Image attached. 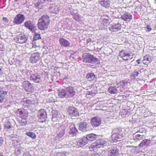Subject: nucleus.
Segmentation results:
<instances>
[{
  "label": "nucleus",
  "instance_id": "nucleus-1",
  "mask_svg": "<svg viewBox=\"0 0 156 156\" xmlns=\"http://www.w3.org/2000/svg\"><path fill=\"white\" fill-rule=\"evenodd\" d=\"M50 22V18L48 15H44L40 18L37 23V27L41 30H44L48 28Z\"/></svg>",
  "mask_w": 156,
  "mask_h": 156
},
{
  "label": "nucleus",
  "instance_id": "nucleus-2",
  "mask_svg": "<svg viewBox=\"0 0 156 156\" xmlns=\"http://www.w3.org/2000/svg\"><path fill=\"white\" fill-rule=\"evenodd\" d=\"M23 105L24 107H27L32 110L35 108L38 105V102L34 99L25 98L23 99L22 101Z\"/></svg>",
  "mask_w": 156,
  "mask_h": 156
},
{
  "label": "nucleus",
  "instance_id": "nucleus-3",
  "mask_svg": "<svg viewBox=\"0 0 156 156\" xmlns=\"http://www.w3.org/2000/svg\"><path fill=\"white\" fill-rule=\"evenodd\" d=\"M83 62L86 63L94 64L97 63L98 59L89 53H85L82 55Z\"/></svg>",
  "mask_w": 156,
  "mask_h": 156
},
{
  "label": "nucleus",
  "instance_id": "nucleus-4",
  "mask_svg": "<svg viewBox=\"0 0 156 156\" xmlns=\"http://www.w3.org/2000/svg\"><path fill=\"white\" fill-rule=\"evenodd\" d=\"M121 131L118 128L115 129L113 131V133L111 136V138L114 142L121 141V136L122 135L121 133Z\"/></svg>",
  "mask_w": 156,
  "mask_h": 156
},
{
  "label": "nucleus",
  "instance_id": "nucleus-5",
  "mask_svg": "<svg viewBox=\"0 0 156 156\" xmlns=\"http://www.w3.org/2000/svg\"><path fill=\"white\" fill-rule=\"evenodd\" d=\"M27 39L28 37L26 35L22 34L16 36L14 38L16 43L22 44L26 43Z\"/></svg>",
  "mask_w": 156,
  "mask_h": 156
},
{
  "label": "nucleus",
  "instance_id": "nucleus-6",
  "mask_svg": "<svg viewBox=\"0 0 156 156\" xmlns=\"http://www.w3.org/2000/svg\"><path fill=\"white\" fill-rule=\"evenodd\" d=\"M37 116L40 122H45L47 116V112L45 110L43 109L39 110L37 113Z\"/></svg>",
  "mask_w": 156,
  "mask_h": 156
},
{
  "label": "nucleus",
  "instance_id": "nucleus-7",
  "mask_svg": "<svg viewBox=\"0 0 156 156\" xmlns=\"http://www.w3.org/2000/svg\"><path fill=\"white\" fill-rule=\"evenodd\" d=\"M119 56L124 60H129L132 59L133 56L126 51L122 50L119 53Z\"/></svg>",
  "mask_w": 156,
  "mask_h": 156
},
{
  "label": "nucleus",
  "instance_id": "nucleus-8",
  "mask_svg": "<svg viewBox=\"0 0 156 156\" xmlns=\"http://www.w3.org/2000/svg\"><path fill=\"white\" fill-rule=\"evenodd\" d=\"M16 115L21 118H27L28 116V112L27 109L19 108L16 111Z\"/></svg>",
  "mask_w": 156,
  "mask_h": 156
},
{
  "label": "nucleus",
  "instance_id": "nucleus-9",
  "mask_svg": "<svg viewBox=\"0 0 156 156\" xmlns=\"http://www.w3.org/2000/svg\"><path fill=\"white\" fill-rule=\"evenodd\" d=\"M40 54L38 52H34L30 55L29 58L30 62L32 63L37 62L40 59Z\"/></svg>",
  "mask_w": 156,
  "mask_h": 156
},
{
  "label": "nucleus",
  "instance_id": "nucleus-10",
  "mask_svg": "<svg viewBox=\"0 0 156 156\" xmlns=\"http://www.w3.org/2000/svg\"><path fill=\"white\" fill-rule=\"evenodd\" d=\"M25 18V16L23 14H18L15 16L13 23L14 24H21L23 22Z\"/></svg>",
  "mask_w": 156,
  "mask_h": 156
},
{
  "label": "nucleus",
  "instance_id": "nucleus-11",
  "mask_svg": "<svg viewBox=\"0 0 156 156\" xmlns=\"http://www.w3.org/2000/svg\"><path fill=\"white\" fill-rule=\"evenodd\" d=\"M119 150L116 146H112L108 149V155L109 156H115L119 154Z\"/></svg>",
  "mask_w": 156,
  "mask_h": 156
},
{
  "label": "nucleus",
  "instance_id": "nucleus-12",
  "mask_svg": "<svg viewBox=\"0 0 156 156\" xmlns=\"http://www.w3.org/2000/svg\"><path fill=\"white\" fill-rule=\"evenodd\" d=\"M69 115L71 117H76L79 115V113L76 108L69 106L67 110Z\"/></svg>",
  "mask_w": 156,
  "mask_h": 156
},
{
  "label": "nucleus",
  "instance_id": "nucleus-13",
  "mask_svg": "<svg viewBox=\"0 0 156 156\" xmlns=\"http://www.w3.org/2000/svg\"><path fill=\"white\" fill-rule=\"evenodd\" d=\"M96 89V87H94V85H90L89 86V88L87 89L88 90L86 95L87 96L90 95L91 96V97L95 95V94L97 93Z\"/></svg>",
  "mask_w": 156,
  "mask_h": 156
},
{
  "label": "nucleus",
  "instance_id": "nucleus-14",
  "mask_svg": "<svg viewBox=\"0 0 156 156\" xmlns=\"http://www.w3.org/2000/svg\"><path fill=\"white\" fill-rule=\"evenodd\" d=\"M67 98H70L74 96L75 91L74 87H69L66 88Z\"/></svg>",
  "mask_w": 156,
  "mask_h": 156
},
{
  "label": "nucleus",
  "instance_id": "nucleus-15",
  "mask_svg": "<svg viewBox=\"0 0 156 156\" xmlns=\"http://www.w3.org/2000/svg\"><path fill=\"white\" fill-rule=\"evenodd\" d=\"M24 26L27 28L29 29L31 31H34L36 28L34 24L30 20L26 21L24 23Z\"/></svg>",
  "mask_w": 156,
  "mask_h": 156
},
{
  "label": "nucleus",
  "instance_id": "nucleus-16",
  "mask_svg": "<svg viewBox=\"0 0 156 156\" xmlns=\"http://www.w3.org/2000/svg\"><path fill=\"white\" fill-rule=\"evenodd\" d=\"M101 123V120L96 116L92 118L91 120V124L93 126L98 127Z\"/></svg>",
  "mask_w": 156,
  "mask_h": 156
},
{
  "label": "nucleus",
  "instance_id": "nucleus-17",
  "mask_svg": "<svg viewBox=\"0 0 156 156\" xmlns=\"http://www.w3.org/2000/svg\"><path fill=\"white\" fill-rule=\"evenodd\" d=\"M23 87L27 91L31 90L32 88V85L28 81H25L22 83Z\"/></svg>",
  "mask_w": 156,
  "mask_h": 156
},
{
  "label": "nucleus",
  "instance_id": "nucleus-18",
  "mask_svg": "<svg viewBox=\"0 0 156 156\" xmlns=\"http://www.w3.org/2000/svg\"><path fill=\"white\" fill-rule=\"evenodd\" d=\"M121 28V25L119 23L114 24L109 28V30L112 32H116L120 30Z\"/></svg>",
  "mask_w": 156,
  "mask_h": 156
},
{
  "label": "nucleus",
  "instance_id": "nucleus-19",
  "mask_svg": "<svg viewBox=\"0 0 156 156\" xmlns=\"http://www.w3.org/2000/svg\"><path fill=\"white\" fill-rule=\"evenodd\" d=\"M30 80L35 83H39L41 81L40 76L37 73L32 74L30 77Z\"/></svg>",
  "mask_w": 156,
  "mask_h": 156
},
{
  "label": "nucleus",
  "instance_id": "nucleus-20",
  "mask_svg": "<svg viewBox=\"0 0 156 156\" xmlns=\"http://www.w3.org/2000/svg\"><path fill=\"white\" fill-rule=\"evenodd\" d=\"M89 126L88 123L85 122H81L79 126V129L83 132L88 131Z\"/></svg>",
  "mask_w": 156,
  "mask_h": 156
},
{
  "label": "nucleus",
  "instance_id": "nucleus-21",
  "mask_svg": "<svg viewBox=\"0 0 156 156\" xmlns=\"http://www.w3.org/2000/svg\"><path fill=\"white\" fill-rule=\"evenodd\" d=\"M153 57L152 56L149 55H146L144 57L143 63L147 65L150 63L153 60Z\"/></svg>",
  "mask_w": 156,
  "mask_h": 156
},
{
  "label": "nucleus",
  "instance_id": "nucleus-22",
  "mask_svg": "<svg viewBox=\"0 0 156 156\" xmlns=\"http://www.w3.org/2000/svg\"><path fill=\"white\" fill-rule=\"evenodd\" d=\"M99 4L106 8H109L110 6V0H98Z\"/></svg>",
  "mask_w": 156,
  "mask_h": 156
},
{
  "label": "nucleus",
  "instance_id": "nucleus-23",
  "mask_svg": "<svg viewBox=\"0 0 156 156\" xmlns=\"http://www.w3.org/2000/svg\"><path fill=\"white\" fill-rule=\"evenodd\" d=\"M59 42L62 46L68 47L70 46V43L69 41L63 38H61L59 39Z\"/></svg>",
  "mask_w": 156,
  "mask_h": 156
},
{
  "label": "nucleus",
  "instance_id": "nucleus-24",
  "mask_svg": "<svg viewBox=\"0 0 156 156\" xmlns=\"http://www.w3.org/2000/svg\"><path fill=\"white\" fill-rule=\"evenodd\" d=\"M88 142L87 137L84 136L80 138L77 142V144L80 147H83L87 144Z\"/></svg>",
  "mask_w": 156,
  "mask_h": 156
},
{
  "label": "nucleus",
  "instance_id": "nucleus-25",
  "mask_svg": "<svg viewBox=\"0 0 156 156\" xmlns=\"http://www.w3.org/2000/svg\"><path fill=\"white\" fill-rule=\"evenodd\" d=\"M95 145L99 147H104L106 146L107 144V142L103 139H100L97 140L95 142Z\"/></svg>",
  "mask_w": 156,
  "mask_h": 156
},
{
  "label": "nucleus",
  "instance_id": "nucleus-26",
  "mask_svg": "<svg viewBox=\"0 0 156 156\" xmlns=\"http://www.w3.org/2000/svg\"><path fill=\"white\" fill-rule=\"evenodd\" d=\"M78 132V130L76 128L74 124H71L69 126V133L70 134L74 136H76Z\"/></svg>",
  "mask_w": 156,
  "mask_h": 156
},
{
  "label": "nucleus",
  "instance_id": "nucleus-27",
  "mask_svg": "<svg viewBox=\"0 0 156 156\" xmlns=\"http://www.w3.org/2000/svg\"><path fill=\"white\" fill-rule=\"evenodd\" d=\"M57 94L58 97L61 98H67L66 91V90L64 89L58 90Z\"/></svg>",
  "mask_w": 156,
  "mask_h": 156
},
{
  "label": "nucleus",
  "instance_id": "nucleus-28",
  "mask_svg": "<svg viewBox=\"0 0 156 156\" xmlns=\"http://www.w3.org/2000/svg\"><path fill=\"white\" fill-rule=\"evenodd\" d=\"M121 18L124 21H128L132 19V16L129 13L125 12L121 16Z\"/></svg>",
  "mask_w": 156,
  "mask_h": 156
},
{
  "label": "nucleus",
  "instance_id": "nucleus-29",
  "mask_svg": "<svg viewBox=\"0 0 156 156\" xmlns=\"http://www.w3.org/2000/svg\"><path fill=\"white\" fill-rule=\"evenodd\" d=\"M7 94L6 91L3 90L0 91V103L3 102L6 99Z\"/></svg>",
  "mask_w": 156,
  "mask_h": 156
},
{
  "label": "nucleus",
  "instance_id": "nucleus-30",
  "mask_svg": "<svg viewBox=\"0 0 156 156\" xmlns=\"http://www.w3.org/2000/svg\"><path fill=\"white\" fill-rule=\"evenodd\" d=\"M150 144V140L145 139L143 140L139 144V146L143 147L149 146Z\"/></svg>",
  "mask_w": 156,
  "mask_h": 156
},
{
  "label": "nucleus",
  "instance_id": "nucleus-31",
  "mask_svg": "<svg viewBox=\"0 0 156 156\" xmlns=\"http://www.w3.org/2000/svg\"><path fill=\"white\" fill-rule=\"evenodd\" d=\"M86 78L89 81H92L95 78V76L92 73H88L86 75Z\"/></svg>",
  "mask_w": 156,
  "mask_h": 156
},
{
  "label": "nucleus",
  "instance_id": "nucleus-32",
  "mask_svg": "<svg viewBox=\"0 0 156 156\" xmlns=\"http://www.w3.org/2000/svg\"><path fill=\"white\" fill-rule=\"evenodd\" d=\"M141 135L138 134V132H136L133 134V137L134 138V140H139L143 139L142 138V136Z\"/></svg>",
  "mask_w": 156,
  "mask_h": 156
},
{
  "label": "nucleus",
  "instance_id": "nucleus-33",
  "mask_svg": "<svg viewBox=\"0 0 156 156\" xmlns=\"http://www.w3.org/2000/svg\"><path fill=\"white\" fill-rule=\"evenodd\" d=\"M12 127V125L11 123L9 121H7L5 122L4 124V129H6L7 131H8Z\"/></svg>",
  "mask_w": 156,
  "mask_h": 156
},
{
  "label": "nucleus",
  "instance_id": "nucleus-34",
  "mask_svg": "<svg viewBox=\"0 0 156 156\" xmlns=\"http://www.w3.org/2000/svg\"><path fill=\"white\" fill-rule=\"evenodd\" d=\"M96 135L94 134H90L87 135V138L88 141H93L95 140L96 138Z\"/></svg>",
  "mask_w": 156,
  "mask_h": 156
},
{
  "label": "nucleus",
  "instance_id": "nucleus-35",
  "mask_svg": "<svg viewBox=\"0 0 156 156\" xmlns=\"http://www.w3.org/2000/svg\"><path fill=\"white\" fill-rule=\"evenodd\" d=\"M108 91L111 94H115L117 93V89L115 87L111 86L108 88Z\"/></svg>",
  "mask_w": 156,
  "mask_h": 156
},
{
  "label": "nucleus",
  "instance_id": "nucleus-36",
  "mask_svg": "<svg viewBox=\"0 0 156 156\" xmlns=\"http://www.w3.org/2000/svg\"><path fill=\"white\" fill-rule=\"evenodd\" d=\"M21 119L19 121L20 125L21 126H25L27 123V118H21Z\"/></svg>",
  "mask_w": 156,
  "mask_h": 156
},
{
  "label": "nucleus",
  "instance_id": "nucleus-37",
  "mask_svg": "<svg viewBox=\"0 0 156 156\" xmlns=\"http://www.w3.org/2000/svg\"><path fill=\"white\" fill-rule=\"evenodd\" d=\"M120 83L121 84V86H122V87H126L129 84H130L129 80H123L120 81Z\"/></svg>",
  "mask_w": 156,
  "mask_h": 156
},
{
  "label": "nucleus",
  "instance_id": "nucleus-38",
  "mask_svg": "<svg viewBox=\"0 0 156 156\" xmlns=\"http://www.w3.org/2000/svg\"><path fill=\"white\" fill-rule=\"evenodd\" d=\"M26 135L34 139H35L36 137L35 134L33 132H27Z\"/></svg>",
  "mask_w": 156,
  "mask_h": 156
},
{
  "label": "nucleus",
  "instance_id": "nucleus-39",
  "mask_svg": "<svg viewBox=\"0 0 156 156\" xmlns=\"http://www.w3.org/2000/svg\"><path fill=\"white\" fill-rule=\"evenodd\" d=\"M41 37L40 35L39 34L35 33L34 34V37H33V40L34 41H36L39 39H41Z\"/></svg>",
  "mask_w": 156,
  "mask_h": 156
},
{
  "label": "nucleus",
  "instance_id": "nucleus-40",
  "mask_svg": "<svg viewBox=\"0 0 156 156\" xmlns=\"http://www.w3.org/2000/svg\"><path fill=\"white\" fill-rule=\"evenodd\" d=\"M109 23H110L108 19H104L103 20L102 23L105 26L107 27L109 24Z\"/></svg>",
  "mask_w": 156,
  "mask_h": 156
},
{
  "label": "nucleus",
  "instance_id": "nucleus-41",
  "mask_svg": "<svg viewBox=\"0 0 156 156\" xmlns=\"http://www.w3.org/2000/svg\"><path fill=\"white\" fill-rule=\"evenodd\" d=\"M13 143L12 144L13 146H16L18 145V143L20 142V140L18 138H16L15 139L12 140Z\"/></svg>",
  "mask_w": 156,
  "mask_h": 156
},
{
  "label": "nucleus",
  "instance_id": "nucleus-42",
  "mask_svg": "<svg viewBox=\"0 0 156 156\" xmlns=\"http://www.w3.org/2000/svg\"><path fill=\"white\" fill-rule=\"evenodd\" d=\"M73 18L77 22H79L81 21L80 17L77 15H73Z\"/></svg>",
  "mask_w": 156,
  "mask_h": 156
},
{
  "label": "nucleus",
  "instance_id": "nucleus-43",
  "mask_svg": "<svg viewBox=\"0 0 156 156\" xmlns=\"http://www.w3.org/2000/svg\"><path fill=\"white\" fill-rule=\"evenodd\" d=\"M138 133H145L146 132V130L145 128L141 127L139 129V130L137 131Z\"/></svg>",
  "mask_w": 156,
  "mask_h": 156
},
{
  "label": "nucleus",
  "instance_id": "nucleus-44",
  "mask_svg": "<svg viewBox=\"0 0 156 156\" xmlns=\"http://www.w3.org/2000/svg\"><path fill=\"white\" fill-rule=\"evenodd\" d=\"M127 111L126 109H124L122 110L121 113V115L123 116L126 115L127 114Z\"/></svg>",
  "mask_w": 156,
  "mask_h": 156
},
{
  "label": "nucleus",
  "instance_id": "nucleus-45",
  "mask_svg": "<svg viewBox=\"0 0 156 156\" xmlns=\"http://www.w3.org/2000/svg\"><path fill=\"white\" fill-rule=\"evenodd\" d=\"M65 133V131L64 130H62V131L60 132L58 134V136L59 137H62L63 136Z\"/></svg>",
  "mask_w": 156,
  "mask_h": 156
},
{
  "label": "nucleus",
  "instance_id": "nucleus-46",
  "mask_svg": "<svg viewBox=\"0 0 156 156\" xmlns=\"http://www.w3.org/2000/svg\"><path fill=\"white\" fill-rule=\"evenodd\" d=\"M139 73L137 71H134L132 75V76L133 77H136L138 76Z\"/></svg>",
  "mask_w": 156,
  "mask_h": 156
},
{
  "label": "nucleus",
  "instance_id": "nucleus-47",
  "mask_svg": "<svg viewBox=\"0 0 156 156\" xmlns=\"http://www.w3.org/2000/svg\"><path fill=\"white\" fill-rule=\"evenodd\" d=\"M146 28L147 29L146 30L147 32H149L151 31L152 30V28L151 27H150V26L149 25H147Z\"/></svg>",
  "mask_w": 156,
  "mask_h": 156
},
{
  "label": "nucleus",
  "instance_id": "nucleus-48",
  "mask_svg": "<svg viewBox=\"0 0 156 156\" xmlns=\"http://www.w3.org/2000/svg\"><path fill=\"white\" fill-rule=\"evenodd\" d=\"M3 67L2 66H0V78L2 76V75L3 74L2 69Z\"/></svg>",
  "mask_w": 156,
  "mask_h": 156
},
{
  "label": "nucleus",
  "instance_id": "nucleus-49",
  "mask_svg": "<svg viewBox=\"0 0 156 156\" xmlns=\"http://www.w3.org/2000/svg\"><path fill=\"white\" fill-rule=\"evenodd\" d=\"M2 20L6 23L9 22L8 19L5 17H3L2 18Z\"/></svg>",
  "mask_w": 156,
  "mask_h": 156
},
{
  "label": "nucleus",
  "instance_id": "nucleus-50",
  "mask_svg": "<svg viewBox=\"0 0 156 156\" xmlns=\"http://www.w3.org/2000/svg\"><path fill=\"white\" fill-rule=\"evenodd\" d=\"M92 40L90 38H89L87 40L86 42L87 44H88L91 42Z\"/></svg>",
  "mask_w": 156,
  "mask_h": 156
},
{
  "label": "nucleus",
  "instance_id": "nucleus-51",
  "mask_svg": "<svg viewBox=\"0 0 156 156\" xmlns=\"http://www.w3.org/2000/svg\"><path fill=\"white\" fill-rule=\"evenodd\" d=\"M4 141V140L2 137H0V143L2 144Z\"/></svg>",
  "mask_w": 156,
  "mask_h": 156
},
{
  "label": "nucleus",
  "instance_id": "nucleus-52",
  "mask_svg": "<svg viewBox=\"0 0 156 156\" xmlns=\"http://www.w3.org/2000/svg\"><path fill=\"white\" fill-rule=\"evenodd\" d=\"M140 61H141V59H139L136 61V62H137V64H140Z\"/></svg>",
  "mask_w": 156,
  "mask_h": 156
},
{
  "label": "nucleus",
  "instance_id": "nucleus-53",
  "mask_svg": "<svg viewBox=\"0 0 156 156\" xmlns=\"http://www.w3.org/2000/svg\"><path fill=\"white\" fill-rule=\"evenodd\" d=\"M0 156H3V154L2 153H0Z\"/></svg>",
  "mask_w": 156,
  "mask_h": 156
},
{
  "label": "nucleus",
  "instance_id": "nucleus-54",
  "mask_svg": "<svg viewBox=\"0 0 156 156\" xmlns=\"http://www.w3.org/2000/svg\"><path fill=\"white\" fill-rule=\"evenodd\" d=\"M33 48H36V45H33Z\"/></svg>",
  "mask_w": 156,
  "mask_h": 156
},
{
  "label": "nucleus",
  "instance_id": "nucleus-55",
  "mask_svg": "<svg viewBox=\"0 0 156 156\" xmlns=\"http://www.w3.org/2000/svg\"><path fill=\"white\" fill-rule=\"evenodd\" d=\"M14 0L15 2H17L19 1V0Z\"/></svg>",
  "mask_w": 156,
  "mask_h": 156
},
{
  "label": "nucleus",
  "instance_id": "nucleus-56",
  "mask_svg": "<svg viewBox=\"0 0 156 156\" xmlns=\"http://www.w3.org/2000/svg\"><path fill=\"white\" fill-rule=\"evenodd\" d=\"M47 0L48 1H51V0Z\"/></svg>",
  "mask_w": 156,
  "mask_h": 156
},
{
  "label": "nucleus",
  "instance_id": "nucleus-57",
  "mask_svg": "<svg viewBox=\"0 0 156 156\" xmlns=\"http://www.w3.org/2000/svg\"><path fill=\"white\" fill-rule=\"evenodd\" d=\"M92 146H93V145H91V146H90V147H92Z\"/></svg>",
  "mask_w": 156,
  "mask_h": 156
},
{
  "label": "nucleus",
  "instance_id": "nucleus-58",
  "mask_svg": "<svg viewBox=\"0 0 156 156\" xmlns=\"http://www.w3.org/2000/svg\"><path fill=\"white\" fill-rule=\"evenodd\" d=\"M155 94L156 95V92L155 93Z\"/></svg>",
  "mask_w": 156,
  "mask_h": 156
},
{
  "label": "nucleus",
  "instance_id": "nucleus-59",
  "mask_svg": "<svg viewBox=\"0 0 156 156\" xmlns=\"http://www.w3.org/2000/svg\"><path fill=\"white\" fill-rule=\"evenodd\" d=\"M155 2H156V0H155Z\"/></svg>",
  "mask_w": 156,
  "mask_h": 156
}]
</instances>
